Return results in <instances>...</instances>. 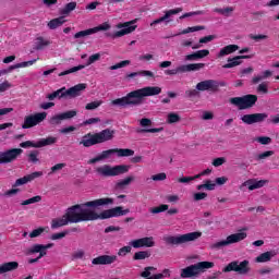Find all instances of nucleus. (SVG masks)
I'll return each mask as SVG.
<instances>
[{
    "label": "nucleus",
    "mask_w": 279,
    "mask_h": 279,
    "mask_svg": "<svg viewBox=\"0 0 279 279\" xmlns=\"http://www.w3.org/2000/svg\"><path fill=\"white\" fill-rule=\"evenodd\" d=\"M108 204H114L113 198H98L95 201L86 202L82 205H74L70 207L65 214L70 223H80L82 221H97V219H110L112 217H123L128 215L130 209H123L118 206L111 209L104 210L97 214L92 208H99V206H108Z\"/></svg>",
    "instance_id": "nucleus-1"
},
{
    "label": "nucleus",
    "mask_w": 279,
    "mask_h": 279,
    "mask_svg": "<svg viewBox=\"0 0 279 279\" xmlns=\"http://www.w3.org/2000/svg\"><path fill=\"white\" fill-rule=\"evenodd\" d=\"M162 88L155 87H144L130 92L126 96L122 98H117L111 101L112 106H121L122 108H128V106H141L145 101V97H154V95H160Z\"/></svg>",
    "instance_id": "nucleus-2"
},
{
    "label": "nucleus",
    "mask_w": 279,
    "mask_h": 279,
    "mask_svg": "<svg viewBox=\"0 0 279 279\" xmlns=\"http://www.w3.org/2000/svg\"><path fill=\"white\" fill-rule=\"evenodd\" d=\"M114 138V130L105 129L98 133H88L83 136L81 145L85 147H93V145H101V143H108Z\"/></svg>",
    "instance_id": "nucleus-3"
},
{
    "label": "nucleus",
    "mask_w": 279,
    "mask_h": 279,
    "mask_svg": "<svg viewBox=\"0 0 279 279\" xmlns=\"http://www.w3.org/2000/svg\"><path fill=\"white\" fill-rule=\"evenodd\" d=\"M82 90H86V84L84 83L77 84L69 89H66V87H62L53 92L52 94H49L47 96V99H49L50 101H53L56 97H58L59 99L66 98V97H69L70 99H73L75 97H80V95H82Z\"/></svg>",
    "instance_id": "nucleus-4"
},
{
    "label": "nucleus",
    "mask_w": 279,
    "mask_h": 279,
    "mask_svg": "<svg viewBox=\"0 0 279 279\" xmlns=\"http://www.w3.org/2000/svg\"><path fill=\"white\" fill-rule=\"evenodd\" d=\"M213 267H215L213 262H199L183 268L181 270V278H197L199 274H204L206 269H213Z\"/></svg>",
    "instance_id": "nucleus-5"
},
{
    "label": "nucleus",
    "mask_w": 279,
    "mask_h": 279,
    "mask_svg": "<svg viewBox=\"0 0 279 279\" xmlns=\"http://www.w3.org/2000/svg\"><path fill=\"white\" fill-rule=\"evenodd\" d=\"M202 236V232L194 231L182 235H170L165 239L168 245H183V243H191V241H197Z\"/></svg>",
    "instance_id": "nucleus-6"
},
{
    "label": "nucleus",
    "mask_w": 279,
    "mask_h": 279,
    "mask_svg": "<svg viewBox=\"0 0 279 279\" xmlns=\"http://www.w3.org/2000/svg\"><path fill=\"white\" fill-rule=\"evenodd\" d=\"M256 101H258V96L252 94L230 99V104L236 106L239 110H250L256 106Z\"/></svg>",
    "instance_id": "nucleus-7"
},
{
    "label": "nucleus",
    "mask_w": 279,
    "mask_h": 279,
    "mask_svg": "<svg viewBox=\"0 0 279 279\" xmlns=\"http://www.w3.org/2000/svg\"><path fill=\"white\" fill-rule=\"evenodd\" d=\"M96 171L99 175H102L104 178H112L114 175L128 173V171H130V166L120 165L116 167H110L108 165H105L102 167L97 168Z\"/></svg>",
    "instance_id": "nucleus-8"
},
{
    "label": "nucleus",
    "mask_w": 279,
    "mask_h": 279,
    "mask_svg": "<svg viewBox=\"0 0 279 279\" xmlns=\"http://www.w3.org/2000/svg\"><path fill=\"white\" fill-rule=\"evenodd\" d=\"M222 271L225 274H229V271H235V274H239L240 276H247V272L250 271V260L245 259L243 262L234 260L229 263Z\"/></svg>",
    "instance_id": "nucleus-9"
},
{
    "label": "nucleus",
    "mask_w": 279,
    "mask_h": 279,
    "mask_svg": "<svg viewBox=\"0 0 279 279\" xmlns=\"http://www.w3.org/2000/svg\"><path fill=\"white\" fill-rule=\"evenodd\" d=\"M244 239H247L246 232L233 233L231 235H228L226 240H222L220 242L213 244L211 250H219V247H226V245H232V243H239Z\"/></svg>",
    "instance_id": "nucleus-10"
},
{
    "label": "nucleus",
    "mask_w": 279,
    "mask_h": 279,
    "mask_svg": "<svg viewBox=\"0 0 279 279\" xmlns=\"http://www.w3.org/2000/svg\"><path fill=\"white\" fill-rule=\"evenodd\" d=\"M47 119V112H38L35 114L27 116L24 119V123L22 124L23 130H29V128H35L38 123H43L44 120Z\"/></svg>",
    "instance_id": "nucleus-11"
},
{
    "label": "nucleus",
    "mask_w": 279,
    "mask_h": 279,
    "mask_svg": "<svg viewBox=\"0 0 279 279\" xmlns=\"http://www.w3.org/2000/svg\"><path fill=\"white\" fill-rule=\"evenodd\" d=\"M219 86H226V82H218L216 80H207L197 83L196 90H210L211 93H219Z\"/></svg>",
    "instance_id": "nucleus-12"
},
{
    "label": "nucleus",
    "mask_w": 279,
    "mask_h": 279,
    "mask_svg": "<svg viewBox=\"0 0 279 279\" xmlns=\"http://www.w3.org/2000/svg\"><path fill=\"white\" fill-rule=\"evenodd\" d=\"M23 154V149L21 148H12L7 151H1L0 153V162L2 165H8L9 162H14L19 156Z\"/></svg>",
    "instance_id": "nucleus-13"
},
{
    "label": "nucleus",
    "mask_w": 279,
    "mask_h": 279,
    "mask_svg": "<svg viewBox=\"0 0 279 279\" xmlns=\"http://www.w3.org/2000/svg\"><path fill=\"white\" fill-rule=\"evenodd\" d=\"M57 138L56 137H47V138H41L37 143H34L32 141H26L22 142L20 144V147L27 148V147H35V148H40V147H47V145H53L56 144Z\"/></svg>",
    "instance_id": "nucleus-14"
},
{
    "label": "nucleus",
    "mask_w": 279,
    "mask_h": 279,
    "mask_svg": "<svg viewBox=\"0 0 279 279\" xmlns=\"http://www.w3.org/2000/svg\"><path fill=\"white\" fill-rule=\"evenodd\" d=\"M134 23H136V20H133L123 24H119L118 27L122 29L116 32L113 35V38H121V36H125L126 34H132V32L136 29V25H134Z\"/></svg>",
    "instance_id": "nucleus-15"
},
{
    "label": "nucleus",
    "mask_w": 279,
    "mask_h": 279,
    "mask_svg": "<svg viewBox=\"0 0 279 279\" xmlns=\"http://www.w3.org/2000/svg\"><path fill=\"white\" fill-rule=\"evenodd\" d=\"M267 117V113H252L244 114L241 120L243 123H246V125H254V123H263Z\"/></svg>",
    "instance_id": "nucleus-16"
},
{
    "label": "nucleus",
    "mask_w": 279,
    "mask_h": 279,
    "mask_svg": "<svg viewBox=\"0 0 279 279\" xmlns=\"http://www.w3.org/2000/svg\"><path fill=\"white\" fill-rule=\"evenodd\" d=\"M73 117H77V111L75 110H70L57 116H53L50 119V124L51 125H60L62 123V121L66 120V119H73Z\"/></svg>",
    "instance_id": "nucleus-17"
},
{
    "label": "nucleus",
    "mask_w": 279,
    "mask_h": 279,
    "mask_svg": "<svg viewBox=\"0 0 279 279\" xmlns=\"http://www.w3.org/2000/svg\"><path fill=\"white\" fill-rule=\"evenodd\" d=\"M131 245L135 250H138L141 247H154V245H156V242H154V238L153 236H150V238H142V239H137V240L131 241Z\"/></svg>",
    "instance_id": "nucleus-18"
},
{
    "label": "nucleus",
    "mask_w": 279,
    "mask_h": 279,
    "mask_svg": "<svg viewBox=\"0 0 279 279\" xmlns=\"http://www.w3.org/2000/svg\"><path fill=\"white\" fill-rule=\"evenodd\" d=\"M116 260L117 255H100L92 260V265H112Z\"/></svg>",
    "instance_id": "nucleus-19"
},
{
    "label": "nucleus",
    "mask_w": 279,
    "mask_h": 279,
    "mask_svg": "<svg viewBox=\"0 0 279 279\" xmlns=\"http://www.w3.org/2000/svg\"><path fill=\"white\" fill-rule=\"evenodd\" d=\"M267 184V180L250 179L243 183V186H248V191H256V189H263Z\"/></svg>",
    "instance_id": "nucleus-20"
},
{
    "label": "nucleus",
    "mask_w": 279,
    "mask_h": 279,
    "mask_svg": "<svg viewBox=\"0 0 279 279\" xmlns=\"http://www.w3.org/2000/svg\"><path fill=\"white\" fill-rule=\"evenodd\" d=\"M250 59V56H236L232 59H228V63L222 65V69H233V66H239L243 61L241 60H247Z\"/></svg>",
    "instance_id": "nucleus-21"
},
{
    "label": "nucleus",
    "mask_w": 279,
    "mask_h": 279,
    "mask_svg": "<svg viewBox=\"0 0 279 279\" xmlns=\"http://www.w3.org/2000/svg\"><path fill=\"white\" fill-rule=\"evenodd\" d=\"M151 271H156V267L148 266V267L144 268V271L141 274V277L146 278V279H162V278H165L163 274H157V275L151 276Z\"/></svg>",
    "instance_id": "nucleus-22"
},
{
    "label": "nucleus",
    "mask_w": 279,
    "mask_h": 279,
    "mask_svg": "<svg viewBox=\"0 0 279 279\" xmlns=\"http://www.w3.org/2000/svg\"><path fill=\"white\" fill-rule=\"evenodd\" d=\"M207 56H210L209 50H198L196 52H193L192 54H186L185 60L186 61H194V60H202V58H206Z\"/></svg>",
    "instance_id": "nucleus-23"
},
{
    "label": "nucleus",
    "mask_w": 279,
    "mask_h": 279,
    "mask_svg": "<svg viewBox=\"0 0 279 279\" xmlns=\"http://www.w3.org/2000/svg\"><path fill=\"white\" fill-rule=\"evenodd\" d=\"M69 223H70V220H69V218H68V216L65 214L61 218L52 219L51 228H52V230H56L58 228H62V226H69Z\"/></svg>",
    "instance_id": "nucleus-24"
},
{
    "label": "nucleus",
    "mask_w": 279,
    "mask_h": 279,
    "mask_svg": "<svg viewBox=\"0 0 279 279\" xmlns=\"http://www.w3.org/2000/svg\"><path fill=\"white\" fill-rule=\"evenodd\" d=\"M206 66L205 63H190L187 65H181L180 71L181 73H187L191 71H199L201 69H204Z\"/></svg>",
    "instance_id": "nucleus-25"
},
{
    "label": "nucleus",
    "mask_w": 279,
    "mask_h": 279,
    "mask_svg": "<svg viewBox=\"0 0 279 279\" xmlns=\"http://www.w3.org/2000/svg\"><path fill=\"white\" fill-rule=\"evenodd\" d=\"M19 269L17 262H8L0 266V274H8L9 271H16Z\"/></svg>",
    "instance_id": "nucleus-26"
},
{
    "label": "nucleus",
    "mask_w": 279,
    "mask_h": 279,
    "mask_svg": "<svg viewBox=\"0 0 279 279\" xmlns=\"http://www.w3.org/2000/svg\"><path fill=\"white\" fill-rule=\"evenodd\" d=\"M276 251H268L262 253L259 256L256 257V263H269L272 256H276Z\"/></svg>",
    "instance_id": "nucleus-27"
},
{
    "label": "nucleus",
    "mask_w": 279,
    "mask_h": 279,
    "mask_svg": "<svg viewBox=\"0 0 279 279\" xmlns=\"http://www.w3.org/2000/svg\"><path fill=\"white\" fill-rule=\"evenodd\" d=\"M66 21L64 20V16H60L57 19L51 20L48 23V27L49 29H58V27H61V25H64Z\"/></svg>",
    "instance_id": "nucleus-28"
},
{
    "label": "nucleus",
    "mask_w": 279,
    "mask_h": 279,
    "mask_svg": "<svg viewBox=\"0 0 279 279\" xmlns=\"http://www.w3.org/2000/svg\"><path fill=\"white\" fill-rule=\"evenodd\" d=\"M116 154L118 158H129L130 156H134V150L130 148H116Z\"/></svg>",
    "instance_id": "nucleus-29"
},
{
    "label": "nucleus",
    "mask_w": 279,
    "mask_h": 279,
    "mask_svg": "<svg viewBox=\"0 0 279 279\" xmlns=\"http://www.w3.org/2000/svg\"><path fill=\"white\" fill-rule=\"evenodd\" d=\"M75 8H77V2H69L68 4H65V7L63 9L60 10V14L62 16H66V15L71 14V12H73V10H75Z\"/></svg>",
    "instance_id": "nucleus-30"
},
{
    "label": "nucleus",
    "mask_w": 279,
    "mask_h": 279,
    "mask_svg": "<svg viewBox=\"0 0 279 279\" xmlns=\"http://www.w3.org/2000/svg\"><path fill=\"white\" fill-rule=\"evenodd\" d=\"M34 62H36V60L16 63L14 65L9 66L8 70L2 71V73H10L11 71H14V69H23L24 66H29V64H34Z\"/></svg>",
    "instance_id": "nucleus-31"
},
{
    "label": "nucleus",
    "mask_w": 279,
    "mask_h": 279,
    "mask_svg": "<svg viewBox=\"0 0 279 279\" xmlns=\"http://www.w3.org/2000/svg\"><path fill=\"white\" fill-rule=\"evenodd\" d=\"M36 40H37L35 46L36 51H40L41 49H45V47H49V45H51V41L45 40V38L43 37H37Z\"/></svg>",
    "instance_id": "nucleus-32"
},
{
    "label": "nucleus",
    "mask_w": 279,
    "mask_h": 279,
    "mask_svg": "<svg viewBox=\"0 0 279 279\" xmlns=\"http://www.w3.org/2000/svg\"><path fill=\"white\" fill-rule=\"evenodd\" d=\"M138 75H144V76H147V77H154V72L147 71V70L140 71V72H132V73L126 75V80H131V77H138Z\"/></svg>",
    "instance_id": "nucleus-33"
},
{
    "label": "nucleus",
    "mask_w": 279,
    "mask_h": 279,
    "mask_svg": "<svg viewBox=\"0 0 279 279\" xmlns=\"http://www.w3.org/2000/svg\"><path fill=\"white\" fill-rule=\"evenodd\" d=\"M214 12L221 14V16H231L232 12H234V7H227L225 9L216 8L214 9Z\"/></svg>",
    "instance_id": "nucleus-34"
},
{
    "label": "nucleus",
    "mask_w": 279,
    "mask_h": 279,
    "mask_svg": "<svg viewBox=\"0 0 279 279\" xmlns=\"http://www.w3.org/2000/svg\"><path fill=\"white\" fill-rule=\"evenodd\" d=\"M272 72L269 70H266L263 72V75H257L252 78V84H258V82H263V80H267V77H271Z\"/></svg>",
    "instance_id": "nucleus-35"
},
{
    "label": "nucleus",
    "mask_w": 279,
    "mask_h": 279,
    "mask_svg": "<svg viewBox=\"0 0 279 279\" xmlns=\"http://www.w3.org/2000/svg\"><path fill=\"white\" fill-rule=\"evenodd\" d=\"M151 253L149 251H138L133 255V260H145V258H149Z\"/></svg>",
    "instance_id": "nucleus-36"
},
{
    "label": "nucleus",
    "mask_w": 279,
    "mask_h": 279,
    "mask_svg": "<svg viewBox=\"0 0 279 279\" xmlns=\"http://www.w3.org/2000/svg\"><path fill=\"white\" fill-rule=\"evenodd\" d=\"M181 118L180 114L175 113V112H170L167 117V123H180Z\"/></svg>",
    "instance_id": "nucleus-37"
},
{
    "label": "nucleus",
    "mask_w": 279,
    "mask_h": 279,
    "mask_svg": "<svg viewBox=\"0 0 279 279\" xmlns=\"http://www.w3.org/2000/svg\"><path fill=\"white\" fill-rule=\"evenodd\" d=\"M82 69H85V65H77V66L71 68L70 70L59 73V77H63V75H69L71 73H77V71H82Z\"/></svg>",
    "instance_id": "nucleus-38"
},
{
    "label": "nucleus",
    "mask_w": 279,
    "mask_h": 279,
    "mask_svg": "<svg viewBox=\"0 0 279 279\" xmlns=\"http://www.w3.org/2000/svg\"><path fill=\"white\" fill-rule=\"evenodd\" d=\"M165 210H169V205H160L158 207H153L149 209L153 215H158V213H165Z\"/></svg>",
    "instance_id": "nucleus-39"
},
{
    "label": "nucleus",
    "mask_w": 279,
    "mask_h": 279,
    "mask_svg": "<svg viewBox=\"0 0 279 279\" xmlns=\"http://www.w3.org/2000/svg\"><path fill=\"white\" fill-rule=\"evenodd\" d=\"M109 28H110V24L104 23V24H100L99 26L92 28V32L93 34H97V32H108Z\"/></svg>",
    "instance_id": "nucleus-40"
},
{
    "label": "nucleus",
    "mask_w": 279,
    "mask_h": 279,
    "mask_svg": "<svg viewBox=\"0 0 279 279\" xmlns=\"http://www.w3.org/2000/svg\"><path fill=\"white\" fill-rule=\"evenodd\" d=\"M112 154H117L116 148H111L108 150H104L100 155H98L100 157V160H106L107 158H110V156H112Z\"/></svg>",
    "instance_id": "nucleus-41"
},
{
    "label": "nucleus",
    "mask_w": 279,
    "mask_h": 279,
    "mask_svg": "<svg viewBox=\"0 0 279 279\" xmlns=\"http://www.w3.org/2000/svg\"><path fill=\"white\" fill-rule=\"evenodd\" d=\"M101 104H104L102 100H96V101H93V102H88L85 106V109H87V110H97V108H99V106H101Z\"/></svg>",
    "instance_id": "nucleus-42"
},
{
    "label": "nucleus",
    "mask_w": 279,
    "mask_h": 279,
    "mask_svg": "<svg viewBox=\"0 0 279 279\" xmlns=\"http://www.w3.org/2000/svg\"><path fill=\"white\" fill-rule=\"evenodd\" d=\"M131 182H134V177H128L123 179L122 181L117 183L118 189H123L124 186H128Z\"/></svg>",
    "instance_id": "nucleus-43"
},
{
    "label": "nucleus",
    "mask_w": 279,
    "mask_h": 279,
    "mask_svg": "<svg viewBox=\"0 0 279 279\" xmlns=\"http://www.w3.org/2000/svg\"><path fill=\"white\" fill-rule=\"evenodd\" d=\"M165 22L166 23H170L171 22V20H169V15H167V14H165L163 16L153 21L150 23V27H154V25H158L159 23H165Z\"/></svg>",
    "instance_id": "nucleus-44"
},
{
    "label": "nucleus",
    "mask_w": 279,
    "mask_h": 279,
    "mask_svg": "<svg viewBox=\"0 0 279 279\" xmlns=\"http://www.w3.org/2000/svg\"><path fill=\"white\" fill-rule=\"evenodd\" d=\"M43 197L41 196H34L32 198H28L24 202H22V206H29V204H36L38 202H41Z\"/></svg>",
    "instance_id": "nucleus-45"
},
{
    "label": "nucleus",
    "mask_w": 279,
    "mask_h": 279,
    "mask_svg": "<svg viewBox=\"0 0 279 279\" xmlns=\"http://www.w3.org/2000/svg\"><path fill=\"white\" fill-rule=\"evenodd\" d=\"M130 64H131L130 60H124V61H121L120 63L111 65L110 71H117V69H123V66H128Z\"/></svg>",
    "instance_id": "nucleus-46"
},
{
    "label": "nucleus",
    "mask_w": 279,
    "mask_h": 279,
    "mask_svg": "<svg viewBox=\"0 0 279 279\" xmlns=\"http://www.w3.org/2000/svg\"><path fill=\"white\" fill-rule=\"evenodd\" d=\"M93 34V28L81 31L74 35V38H86V36H90Z\"/></svg>",
    "instance_id": "nucleus-47"
},
{
    "label": "nucleus",
    "mask_w": 279,
    "mask_h": 279,
    "mask_svg": "<svg viewBox=\"0 0 279 279\" xmlns=\"http://www.w3.org/2000/svg\"><path fill=\"white\" fill-rule=\"evenodd\" d=\"M269 84L267 83H260L257 87V93H263L264 95H267L269 93Z\"/></svg>",
    "instance_id": "nucleus-48"
},
{
    "label": "nucleus",
    "mask_w": 279,
    "mask_h": 279,
    "mask_svg": "<svg viewBox=\"0 0 279 279\" xmlns=\"http://www.w3.org/2000/svg\"><path fill=\"white\" fill-rule=\"evenodd\" d=\"M202 29H206L204 26H193V27H187L185 28L182 34H191L193 32H202Z\"/></svg>",
    "instance_id": "nucleus-49"
},
{
    "label": "nucleus",
    "mask_w": 279,
    "mask_h": 279,
    "mask_svg": "<svg viewBox=\"0 0 279 279\" xmlns=\"http://www.w3.org/2000/svg\"><path fill=\"white\" fill-rule=\"evenodd\" d=\"M100 59H101V54H100V53L92 54V56L88 58L86 65H87V66H90V64H94V62H97V61L100 60Z\"/></svg>",
    "instance_id": "nucleus-50"
},
{
    "label": "nucleus",
    "mask_w": 279,
    "mask_h": 279,
    "mask_svg": "<svg viewBox=\"0 0 279 279\" xmlns=\"http://www.w3.org/2000/svg\"><path fill=\"white\" fill-rule=\"evenodd\" d=\"M27 182H31L28 175L23 177V178H21V179H17V180L15 181V183L13 184V186H14V187H16V186H23V184H27Z\"/></svg>",
    "instance_id": "nucleus-51"
},
{
    "label": "nucleus",
    "mask_w": 279,
    "mask_h": 279,
    "mask_svg": "<svg viewBox=\"0 0 279 279\" xmlns=\"http://www.w3.org/2000/svg\"><path fill=\"white\" fill-rule=\"evenodd\" d=\"M43 232H45V228L40 227L38 229H35L33 230L31 233H29V238L31 239H36V236H40V234H43Z\"/></svg>",
    "instance_id": "nucleus-52"
},
{
    "label": "nucleus",
    "mask_w": 279,
    "mask_h": 279,
    "mask_svg": "<svg viewBox=\"0 0 279 279\" xmlns=\"http://www.w3.org/2000/svg\"><path fill=\"white\" fill-rule=\"evenodd\" d=\"M248 38H251V40H255L256 43H258L259 40H267V38H269V36L251 34V35H248Z\"/></svg>",
    "instance_id": "nucleus-53"
},
{
    "label": "nucleus",
    "mask_w": 279,
    "mask_h": 279,
    "mask_svg": "<svg viewBox=\"0 0 279 279\" xmlns=\"http://www.w3.org/2000/svg\"><path fill=\"white\" fill-rule=\"evenodd\" d=\"M45 245L43 244H35L33 247L29 250V254H38L44 250Z\"/></svg>",
    "instance_id": "nucleus-54"
},
{
    "label": "nucleus",
    "mask_w": 279,
    "mask_h": 279,
    "mask_svg": "<svg viewBox=\"0 0 279 279\" xmlns=\"http://www.w3.org/2000/svg\"><path fill=\"white\" fill-rule=\"evenodd\" d=\"M151 180H154V182H160L162 180H167V173L161 172V173H158V174H154L151 177Z\"/></svg>",
    "instance_id": "nucleus-55"
},
{
    "label": "nucleus",
    "mask_w": 279,
    "mask_h": 279,
    "mask_svg": "<svg viewBox=\"0 0 279 279\" xmlns=\"http://www.w3.org/2000/svg\"><path fill=\"white\" fill-rule=\"evenodd\" d=\"M132 252V246H123L119 250L118 256H125Z\"/></svg>",
    "instance_id": "nucleus-56"
},
{
    "label": "nucleus",
    "mask_w": 279,
    "mask_h": 279,
    "mask_svg": "<svg viewBox=\"0 0 279 279\" xmlns=\"http://www.w3.org/2000/svg\"><path fill=\"white\" fill-rule=\"evenodd\" d=\"M66 234H69V232H66V231H63V232H60V233H53L51 235V240L52 241H58L60 239H64V236H66Z\"/></svg>",
    "instance_id": "nucleus-57"
},
{
    "label": "nucleus",
    "mask_w": 279,
    "mask_h": 279,
    "mask_svg": "<svg viewBox=\"0 0 279 279\" xmlns=\"http://www.w3.org/2000/svg\"><path fill=\"white\" fill-rule=\"evenodd\" d=\"M38 150H33L29 155H28V160L29 162H38Z\"/></svg>",
    "instance_id": "nucleus-58"
},
{
    "label": "nucleus",
    "mask_w": 279,
    "mask_h": 279,
    "mask_svg": "<svg viewBox=\"0 0 279 279\" xmlns=\"http://www.w3.org/2000/svg\"><path fill=\"white\" fill-rule=\"evenodd\" d=\"M269 156H274V150H267L257 156V160H265V158H269Z\"/></svg>",
    "instance_id": "nucleus-59"
},
{
    "label": "nucleus",
    "mask_w": 279,
    "mask_h": 279,
    "mask_svg": "<svg viewBox=\"0 0 279 279\" xmlns=\"http://www.w3.org/2000/svg\"><path fill=\"white\" fill-rule=\"evenodd\" d=\"M207 197H208V194L204 193V192H199V193H195L194 194L195 202H199L202 199H206Z\"/></svg>",
    "instance_id": "nucleus-60"
},
{
    "label": "nucleus",
    "mask_w": 279,
    "mask_h": 279,
    "mask_svg": "<svg viewBox=\"0 0 279 279\" xmlns=\"http://www.w3.org/2000/svg\"><path fill=\"white\" fill-rule=\"evenodd\" d=\"M257 143H260V145H269V143H271V137H267V136L257 137Z\"/></svg>",
    "instance_id": "nucleus-61"
},
{
    "label": "nucleus",
    "mask_w": 279,
    "mask_h": 279,
    "mask_svg": "<svg viewBox=\"0 0 279 279\" xmlns=\"http://www.w3.org/2000/svg\"><path fill=\"white\" fill-rule=\"evenodd\" d=\"M66 167V163H57L51 168V173H56L57 171H62L63 168Z\"/></svg>",
    "instance_id": "nucleus-62"
},
{
    "label": "nucleus",
    "mask_w": 279,
    "mask_h": 279,
    "mask_svg": "<svg viewBox=\"0 0 279 279\" xmlns=\"http://www.w3.org/2000/svg\"><path fill=\"white\" fill-rule=\"evenodd\" d=\"M225 162H226V158L219 157L214 159L213 165L214 167H221V165H225Z\"/></svg>",
    "instance_id": "nucleus-63"
},
{
    "label": "nucleus",
    "mask_w": 279,
    "mask_h": 279,
    "mask_svg": "<svg viewBox=\"0 0 279 279\" xmlns=\"http://www.w3.org/2000/svg\"><path fill=\"white\" fill-rule=\"evenodd\" d=\"M140 125L142 128H149V125H151V121L148 119V118H143L141 121H140Z\"/></svg>",
    "instance_id": "nucleus-64"
}]
</instances>
